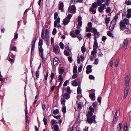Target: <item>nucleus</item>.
<instances>
[{"mask_svg":"<svg viewBox=\"0 0 131 131\" xmlns=\"http://www.w3.org/2000/svg\"><path fill=\"white\" fill-rule=\"evenodd\" d=\"M93 112L89 111L88 114L87 115V121L89 123L91 124L93 122L96 123V122L95 121V116H92L93 115Z\"/></svg>","mask_w":131,"mask_h":131,"instance_id":"obj_1","label":"nucleus"},{"mask_svg":"<svg viewBox=\"0 0 131 131\" xmlns=\"http://www.w3.org/2000/svg\"><path fill=\"white\" fill-rule=\"evenodd\" d=\"M42 42L43 41L42 39H40L39 40L38 44L39 52L40 56L42 59V61L44 62L45 60L43 57V50L42 47Z\"/></svg>","mask_w":131,"mask_h":131,"instance_id":"obj_2","label":"nucleus"},{"mask_svg":"<svg viewBox=\"0 0 131 131\" xmlns=\"http://www.w3.org/2000/svg\"><path fill=\"white\" fill-rule=\"evenodd\" d=\"M97 3L96 2H94L92 5V7L90 8V11L92 12L93 14H95L96 12V9L97 7L98 4V0H97Z\"/></svg>","mask_w":131,"mask_h":131,"instance_id":"obj_3","label":"nucleus"},{"mask_svg":"<svg viewBox=\"0 0 131 131\" xmlns=\"http://www.w3.org/2000/svg\"><path fill=\"white\" fill-rule=\"evenodd\" d=\"M53 51L56 54L59 53L60 52V49L59 46L57 45L54 46L53 47Z\"/></svg>","mask_w":131,"mask_h":131,"instance_id":"obj_4","label":"nucleus"},{"mask_svg":"<svg viewBox=\"0 0 131 131\" xmlns=\"http://www.w3.org/2000/svg\"><path fill=\"white\" fill-rule=\"evenodd\" d=\"M76 8L74 5H72L71 7L69 6L68 9V12L69 13H75L76 10Z\"/></svg>","mask_w":131,"mask_h":131,"instance_id":"obj_5","label":"nucleus"},{"mask_svg":"<svg viewBox=\"0 0 131 131\" xmlns=\"http://www.w3.org/2000/svg\"><path fill=\"white\" fill-rule=\"evenodd\" d=\"M94 92V90H90L89 92V97L93 100H94L95 99V94Z\"/></svg>","mask_w":131,"mask_h":131,"instance_id":"obj_6","label":"nucleus"},{"mask_svg":"<svg viewBox=\"0 0 131 131\" xmlns=\"http://www.w3.org/2000/svg\"><path fill=\"white\" fill-rule=\"evenodd\" d=\"M81 17L80 16H79L78 19V23L77 28L80 29L82 27V21L81 20Z\"/></svg>","mask_w":131,"mask_h":131,"instance_id":"obj_7","label":"nucleus"},{"mask_svg":"<svg viewBox=\"0 0 131 131\" xmlns=\"http://www.w3.org/2000/svg\"><path fill=\"white\" fill-rule=\"evenodd\" d=\"M36 40V38H35L32 40V42L31 44V54L32 53V51L34 50L35 46V43Z\"/></svg>","mask_w":131,"mask_h":131,"instance_id":"obj_8","label":"nucleus"},{"mask_svg":"<svg viewBox=\"0 0 131 131\" xmlns=\"http://www.w3.org/2000/svg\"><path fill=\"white\" fill-rule=\"evenodd\" d=\"M130 80V77L128 75H127L125 79V85L126 87L128 86Z\"/></svg>","mask_w":131,"mask_h":131,"instance_id":"obj_9","label":"nucleus"},{"mask_svg":"<svg viewBox=\"0 0 131 131\" xmlns=\"http://www.w3.org/2000/svg\"><path fill=\"white\" fill-rule=\"evenodd\" d=\"M98 43L97 39H95L94 42L93 52H96V49L98 48Z\"/></svg>","mask_w":131,"mask_h":131,"instance_id":"obj_10","label":"nucleus"},{"mask_svg":"<svg viewBox=\"0 0 131 131\" xmlns=\"http://www.w3.org/2000/svg\"><path fill=\"white\" fill-rule=\"evenodd\" d=\"M116 22L114 21V20H112L110 24V30H113L115 26Z\"/></svg>","mask_w":131,"mask_h":131,"instance_id":"obj_11","label":"nucleus"},{"mask_svg":"<svg viewBox=\"0 0 131 131\" xmlns=\"http://www.w3.org/2000/svg\"><path fill=\"white\" fill-rule=\"evenodd\" d=\"M99 7V11L100 12H103V10L105 9L106 8V5L105 4H102Z\"/></svg>","mask_w":131,"mask_h":131,"instance_id":"obj_12","label":"nucleus"},{"mask_svg":"<svg viewBox=\"0 0 131 131\" xmlns=\"http://www.w3.org/2000/svg\"><path fill=\"white\" fill-rule=\"evenodd\" d=\"M62 96L63 97V98H64L66 100L69 99L70 97V94L68 93H65L64 94L63 92L62 94Z\"/></svg>","mask_w":131,"mask_h":131,"instance_id":"obj_13","label":"nucleus"},{"mask_svg":"<svg viewBox=\"0 0 131 131\" xmlns=\"http://www.w3.org/2000/svg\"><path fill=\"white\" fill-rule=\"evenodd\" d=\"M120 26L121 29L123 30L126 28V27L125 24L122 21H121L120 22Z\"/></svg>","mask_w":131,"mask_h":131,"instance_id":"obj_14","label":"nucleus"},{"mask_svg":"<svg viewBox=\"0 0 131 131\" xmlns=\"http://www.w3.org/2000/svg\"><path fill=\"white\" fill-rule=\"evenodd\" d=\"M92 67L91 65H88L86 67V72L87 74H89L91 73L92 70L91 69Z\"/></svg>","mask_w":131,"mask_h":131,"instance_id":"obj_15","label":"nucleus"},{"mask_svg":"<svg viewBox=\"0 0 131 131\" xmlns=\"http://www.w3.org/2000/svg\"><path fill=\"white\" fill-rule=\"evenodd\" d=\"M58 60V59L57 58L55 57L54 58L53 63L55 66H56L59 64Z\"/></svg>","mask_w":131,"mask_h":131,"instance_id":"obj_16","label":"nucleus"},{"mask_svg":"<svg viewBox=\"0 0 131 131\" xmlns=\"http://www.w3.org/2000/svg\"><path fill=\"white\" fill-rule=\"evenodd\" d=\"M129 89V87H126V88L125 89L124 91V98H125L127 96Z\"/></svg>","mask_w":131,"mask_h":131,"instance_id":"obj_17","label":"nucleus"},{"mask_svg":"<svg viewBox=\"0 0 131 131\" xmlns=\"http://www.w3.org/2000/svg\"><path fill=\"white\" fill-rule=\"evenodd\" d=\"M63 2H60L59 5V9L61 10L62 12H63L64 11L63 8Z\"/></svg>","mask_w":131,"mask_h":131,"instance_id":"obj_18","label":"nucleus"},{"mask_svg":"<svg viewBox=\"0 0 131 131\" xmlns=\"http://www.w3.org/2000/svg\"><path fill=\"white\" fill-rule=\"evenodd\" d=\"M55 19V20L54 22V26L56 27L57 26V24L60 23V18L59 17H58Z\"/></svg>","mask_w":131,"mask_h":131,"instance_id":"obj_19","label":"nucleus"},{"mask_svg":"<svg viewBox=\"0 0 131 131\" xmlns=\"http://www.w3.org/2000/svg\"><path fill=\"white\" fill-rule=\"evenodd\" d=\"M128 40L127 39H124V41L123 47L125 49H126L128 45Z\"/></svg>","mask_w":131,"mask_h":131,"instance_id":"obj_20","label":"nucleus"},{"mask_svg":"<svg viewBox=\"0 0 131 131\" xmlns=\"http://www.w3.org/2000/svg\"><path fill=\"white\" fill-rule=\"evenodd\" d=\"M70 21V20L66 18L64 19L63 21V24L65 25H67L69 23Z\"/></svg>","mask_w":131,"mask_h":131,"instance_id":"obj_21","label":"nucleus"},{"mask_svg":"<svg viewBox=\"0 0 131 131\" xmlns=\"http://www.w3.org/2000/svg\"><path fill=\"white\" fill-rule=\"evenodd\" d=\"M60 101L61 103V104L63 106H65V102L66 101L64 100V98H63L62 97H61L60 99Z\"/></svg>","mask_w":131,"mask_h":131,"instance_id":"obj_22","label":"nucleus"},{"mask_svg":"<svg viewBox=\"0 0 131 131\" xmlns=\"http://www.w3.org/2000/svg\"><path fill=\"white\" fill-rule=\"evenodd\" d=\"M119 116H114V118L112 121L113 124H115L117 121Z\"/></svg>","mask_w":131,"mask_h":131,"instance_id":"obj_23","label":"nucleus"},{"mask_svg":"<svg viewBox=\"0 0 131 131\" xmlns=\"http://www.w3.org/2000/svg\"><path fill=\"white\" fill-rule=\"evenodd\" d=\"M122 123H120L117 127V131H120L121 129L122 128Z\"/></svg>","mask_w":131,"mask_h":131,"instance_id":"obj_24","label":"nucleus"},{"mask_svg":"<svg viewBox=\"0 0 131 131\" xmlns=\"http://www.w3.org/2000/svg\"><path fill=\"white\" fill-rule=\"evenodd\" d=\"M72 85L74 86H76L78 85V83L76 80H74L72 82Z\"/></svg>","mask_w":131,"mask_h":131,"instance_id":"obj_25","label":"nucleus"},{"mask_svg":"<svg viewBox=\"0 0 131 131\" xmlns=\"http://www.w3.org/2000/svg\"><path fill=\"white\" fill-rule=\"evenodd\" d=\"M81 30V29L80 28L79 29L77 28V29H76L75 31V33L77 35H79V34L80 32V31Z\"/></svg>","mask_w":131,"mask_h":131,"instance_id":"obj_26","label":"nucleus"},{"mask_svg":"<svg viewBox=\"0 0 131 131\" xmlns=\"http://www.w3.org/2000/svg\"><path fill=\"white\" fill-rule=\"evenodd\" d=\"M53 128L54 131H59V127L58 125L57 124L54 125Z\"/></svg>","mask_w":131,"mask_h":131,"instance_id":"obj_27","label":"nucleus"},{"mask_svg":"<svg viewBox=\"0 0 131 131\" xmlns=\"http://www.w3.org/2000/svg\"><path fill=\"white\" fill-rule=\"evenodd\" d=\"M119 60L118 59H116L115 60L114 63L115 65V66L116 67H117L118 66V64L119 62Z\"/></svg>","mask_w":131,"mask_h":131,"instance_id":"obj_28","label":"nucleus"},{"mask_svg":"<svg viewBox=\"0 0 131 131\" xmlns=\"http://www.w3.org/2000/svg\"><path fill=\"white\" fill-rule=\"evenodd\" d=\"M126 25H127L129 24V20L127 18H124L123 21Z\"/></svg>","mask_w":131,"mask_h":131,"instance_id":"obj_29","label":"nucleus"},{"mask_svg":"<svg viewBox=\"0 0 131 131\" xmlns=\"http://www.w3.org/2000/svg\"><path fill=\"white\" fill-rule=\"evenodd\" d=\"M12 43H11V49L13 51H16V46H12Z\"/></svg>","mask_w":131,"mask_h":131,"instance_id":"obj_30","label":"nucleus"},{"mask_svg":"<svg viewBox=\"0 0 131 131\" xmlns=\"http://www.w3.org/2000/svg\"><path fill=\"white\" fill-rule=\"evenodd\" d=\"M73 71V73H76L77 72V67L76 66H74Z\"/></svg>","mask_w":131,"mask_h":131,"instance_id":"obj_31","label":"nucleus"},{"mask_svg":"<svg viewBox=\"0 0 131 131\" xmlns=\"http://www.w3.org/2000/svg\"><path fill=\"white\" fill-rule=\"evenodd\" d=\"M77 93L78 94H80L81 93V88L79 85L77 88Z\"/></svg>","mask_w":131,"mask_h":131,"instance_id":"obj_32","label":"nucleus"},{"mask_svg":"<svg viewBox=\"0 0 131 131\" xmlns=\"http://www.w3.org/2000/svg\"><path fill=\"white\" fill-rule=\"evenodd\" d=\"M44 30L43 28L41 34V37L43 39H44L45 38V37L44 36Z\"/></svg>","mask_w":131,"mask_h":131,"instance_id":"obj_33","label":"nucleus"},{"mask_svg":"<svg viewBox=\"0 0 131 131\" xmlns=\"http://www.w3.org/2000/svg\"><path fill=\"white\" fill-rule=\"evenodd\" d=\"M66 107L65 106H63L62 108V111L63 113H65L66 112Z\"/></svg>","mask_w":131,"mask_h":131,"instance_id":"obj_34","label":"nucleus"},{"mask_svg":"<svg viewBox=\"0 0 131 131\" xmlns=\"http://www.w3.org/2000/svg\"><path fill=\"white\" fill-rule=\"evenodd\" d=\"M78 105V107L79 109H81L82 107V103L81 102H79L77 103Z\"/></svg>","mask_w":131,"mask_h":131,"instance_id":"obj_35","label":"nucleus"},{"mask_svg":"<svg viewBox=\"0 0 131 131\" xmlns=\"http://www.w3.org/2000/svg\"><path fill=\"white\" fill-rule=\"evenodd\" d=\"M119 110H120V108H117V110H116V111L115 112V114L114 115V116H119V115L118 116L117 115V114L118 113H119V112H120Z\"/></svg>","mask_w":131,"mask_h":131,"instance_id":"obj_36","label":"nucleus"},{"mask_svg":"<svg viewBox=\"0 0 131 131\" xmlns=\"http://www.w3.org/2000/svg\"><path fill=\"white\" fill-rule=\"evenodd\" d=\"M81 50L83 53H84L85 52L86 49L85 47L84 46H82L81 47Z\"/></svg>","mask_w":131,"mask_h":131,"instance_id":"obj_37","label":"nucleus"},{"mask_svg":"<svg viewBox=\"0 0 131 131\" xmlns=\"http://www.w3.org/2000/svg\"><path fill=\"white\" fill-rule=\"evenodd\" d=\"M51 123L52 125H53L54 124L56 123H57V121L54 119H52L51 121Z\"/></svg>","mask_w":131,"mask_h":131,"instance_id":"obj_38","label":"nucleus"},{"mask_svg":"<svg viewBox=\"0 0 131 131\" xmlns=\"http://www.w3.org/2000/svg\"><path fill=\"white\" fill-rule=\"evenodd\" d=\"M94 40H95V39H97L96 38H98V32H97L95 33L94 34Z\"/></svg>","mask_w":131,"mask_h":131,"instance_id":"obj_39","label":"nucleus"},{"mask_svg":"<svg viewBox=\"0 0 131 131\" xmlns=\"http://www.w3.org/2000/svg\"><path fill=\"white\" fill-rule=\"evenodd\" d=\"M64 54L67 56L69 55L70 53L69 52L66 50H64Z\"/></svg>","mask_w":131,"mask_h":131,"instance_id":"obj_40","label":"nucleus"},{"mask_svg":"<svg viewBox=\"0 0 131 131\" xmlns=\"http://www.w3.org/2000/svg\"><path fill=\"white\" fill-rule=\"evenodd\" d=\"M59 46L61 49H63L64 47V45L63 43L61 42L59 43Z\"/></svg>","mask_w":131,"mask_h":131,"instance_id":"obj_41","label":"nucleus"},{"mask_svg":"<svg viewBox=\"0 0 131 131\" xmlns=\"http://www.w3.org/2000/svg\"><path fill=\"white\" fill-rule=\"evenodd\" d=\"M67 91V93H68L69 94H70L71 93V91L70 89V88L69 86H68L66 89Z\"/></svg>","mask_w":131,"mask_h":131,"instance_id":"obj_42","label":"nucleus"},{"mask_svg":"<svg viewBox=\"0 0 131 131\" xmlns=\"http://www.w3.org/2000/svg\"><path fill=\"white\" fill-rule=\"evenodd\" d=\"M93 51V50L92 51L91 54L93 55L94 58H96L97 57L96 54V53H97V50H96V52H92Z\"/></svg>","mask_w":131,"mask_h":131,"instance_id":"obj_43","label":"nucleus"},{"mask_svg":"<svg viewBox=\"0 0 131 131\" xmlns=\"http://www.w3.org/2000/svg\"><path fill=\"white\" fill-rule=\"evenodd\" d=\"M86 31L87 32H90L92 30V28L90 27H86Z\"/></svg>","mask_w":131,"mask_h":131,"instance_id":"obj_44","label":"nucleus"},{"mask_svg":"<svg viewBox=\"0 0 131 131\" xmlns=\"http://www.w3.org/2000/svg\"><path fill=\"white\" fill-rule=\"evenodd\" d=\"M59 113V110L58 109L54 110L53 112V113L54 114H57Z\"/></svg>","mask_w":131,"mask_h":131,"instance_id":"obj_45","label":"nucleus"},{"mask_svg":"<svg viewBox=\"0 0 131 131\" xmlns=\"http://www.w3.org/2000/svg\"><path fill=\"white\" fill-rule=\"evenodd\" d=\"M70 35L73 38H74L77 37V35H75L73 32L71 31L70 33Z\"/></svg>","mask_w":131,"mask_h":131,"instance_id":"obj_46","label":"nucleus"},{"mask_svg":"<svg viewBox=\"0 0 131 131\" xmlns=\"http://www.w3.org/2000/svg\"><path fill=\"white\" fill-rule=\"evenodd\" d=\"M77 36L79 40H81L82 38V36L81 34L78 35Z\"/></svg>","mask_w":131,"mask_h":131,"instance_id":"obj_47","label":"nucleus"},{"mask_svg":"<svg viewBox=\"0 0 131 131\" xmlns=\"http://www.w3.org/2000/svg\"><path fill=\"white\" fill-rule=\"evenodd\" d=\"M72 16V15L69 14L68 15V16H67V18H66L68 19H69V20H70V19L71 18Z\"/></svg>","mask_w":131,"mask_h":131,"instance_id":"obj_48","label":"nucleus"},{"mask_svg":"<svg viewBox=\"0 0 131 131\" xmlns=\"http://www.w3.org/2000/svg\"><path fill=\"white\" fill-rule=\"evenodd\" d=\"M69 129L70 131H74V127L73 126H72L71 127H69Z\"/></svg>","mask_w":131,"mask_h":131,"instance_id":"obj_49","label":"nucleus"},{"mask_svg":"<svg viewBox=\"0 0 131 131\" xmlns=\"http://www.w3.org/2000/svg\"><path fill=\"white\" fill-rule=\"evenodd\" d=\"M46 108V106L45 104H44L42 106V109L43 111L44 112H45V109Z\"/></svg>","mask_w":131,"mask_h":131,"instance_id":"obj_50","label":"nucleus"},{"mask_svg":"<svg viewBox=\"0 0 131 131\" xmlns=\"http://www.w3.org/2000/svg\"><path fill=\"white\" fill-rule=\"evenodd\" d=\"M105 20L106 23L108 24L109 21L110 20V18L109 17L106 18H105Z\"/></svg>","mask_w":131,"mask_h":131,"instance_id":"obj_51","label":"nucleus"},{"mask_svg":"<svg viewBox=\"0 0 131 131\" xmlns=\"http://www.w3.org/2000/svg\"><path fill=\"white\" fill-rule=\"evenodd\" d=\"M92 32L93 33H95L97 32V29L95 28H92Z\"/></svg>","mask_w":131,"mask_h":131,"instance_id":"obj_52","label":"nucleus"},{"mask_svg":"<svg viewBox=\"0 0 131 131\" xmlns=\"http://www.w3.org/2000/svg\"><path fill=\"white\" fill-rule=\"evenodd\" d=\"M95 77L94 76L92 75H90L89 76V78L90 79L94 80Z\"/></svg>","mask_w":131,"mask_h":131,"instance_id":"obj_53","label":"nucleus"},{"mask_svg":"<svg viewBox=\"0 0 131 131\" xmlns=\"http://www.w3.org/2000/svg\"><path fill=\"white\" fill-rule=\"evenodd\" d=\"M54 117L57 119H59L60 118V115H53Z\"/></svg>","mask_w":131,"mask_h":131,"instance_id":"obj_54","label":"nucleus"},{"mask_svg":"<svg viewBox=\"0 0 131 131\" xmlns=\"http://www.w3.org/2000/svg\"><path fill=\"white\" fill-rule=\"evenodd\" d=\"M97 105V103L96 102H94L92 104V105L93 107L94 108H95L96 107Z\"/></svg>","mask_w":131,"mask_h":131,"instance_id":"obj_55","label":"nucleus"},{"mask_svg":"<svg viewBox=\"0 0 131 131\" xmlns=\"http://www.w3.org/2000/svg\"><path fill=\"white\" fill-rule=\"evenodd\" d=\"M43 121L44 122V125H46L47 124V121L45 117H44L43 119Z\"/></svg>","mask_w":131,"mask_h":131,"instance_id":"obj_56","label":"nucleus"},{"mask_svg":"<svg viewBox=\"0 0 131 131\" xmlns=\"http://www.w3.org/2000/svg\"><path fill=\"white\" fill-rule=\"evenodd\" d=\"M124 131H127V125L126 124H125L124 127Z\"/></svg>","mask_w":131,"mask_h":131,"instance_id":"obj_57","label":"nucleus"},{"mask_svg":"<svg viewBox=\"0 0 131 131\" xmlns=\"http://www.w3.org/2000/svg\"><path fill=\"white\" fill-rule=\"evenodd\" d=\"M56 32H57L56 29L55 28H54L53 29L52 32V34L53 35H54L56 33Z\"/></svg>","mask_w":131,"mask_h":131,"instance_id":"obj_58","label":"nucleus"},{"mask_svg":"<svg viewBox=\"0 0 131 131\" xmlns=\"http://www.w3.org/2000/svg\"><path fill=\"white\" fill-rule=\"evenodd\" d=\"M82 66H80L78 68V70L79 72H81V71L82 69Z\"/></svg>","mask_w":131,"mask_h":131,"instance_id":"obj_59","label":"nucleus"},{"mask_svg":"<svg viewBox=\"0 0 131 131\" xmlns=\"http://www.w3.org/2000/svg\"><path fill=\"white\" fill-rule=\"evenodd\" d=\"M58 15V14L57 12H55L54 14V19H56L57 18V17Z\"/></svg>","mask_w":131,"mask_h":131,"instance_id":"obj_60","label":"nucleus"},{"mask_svg":"<svg viewBox=\"0 0 131 131\" xmlns=\"http://www.w3.org/2000/svg\"><path fill=\"white\" fill-rule=\"evenodd\" d=\"M111 10L110 8V7H108L106 10V11L107 13H109L110 12Z\"/></svg>","mask_w":131,"mask_h":131,"instance_id":"obj_61","label":"nucleus"},{"mask_svg":"<svg viewBox=\"0 0 131 131\" xmlns=\"http://www.w3.org/2000/svg\"><path fill=\"white\" fill-rule=\"evenodd\" d=\"M118 18V16L117 15H116L115 16V18H114L112 20H114V21L115 22L117 21V20Z\"/></svg>","mask_w":131,"mask_h":131,"instance_id":"obj_62","label":"nucleus"},{"mask_svg":"<svg viewBox=\"0 0 131 131\" xmlns=\"http://www.w3.org/2000/svg\"><path fill=\"white\" fill-rule=\"evenodd\" d=\"M69 82V81L68 80H66L64 83L63 84V86H66L67 84V83Z\"/></svg>","mask_w":131,"mask_h":131,"instance_id":"obj_63","label":"nucleus"},{"mask_svg":"<svg viewBox=\"0 0 131 131\" xmlns=\"http://www.w3.org/2000/svg\"><path fill=\"white\" fill-rule=\"evenodd\" d=\"M107 34L108 36L110 37H111L112 36V34L110 31H108Z\"/></svg>","mask_w":131,"mask_h":131,"instance_id":"obj_64","label":"nucleus"}]
</instances>
